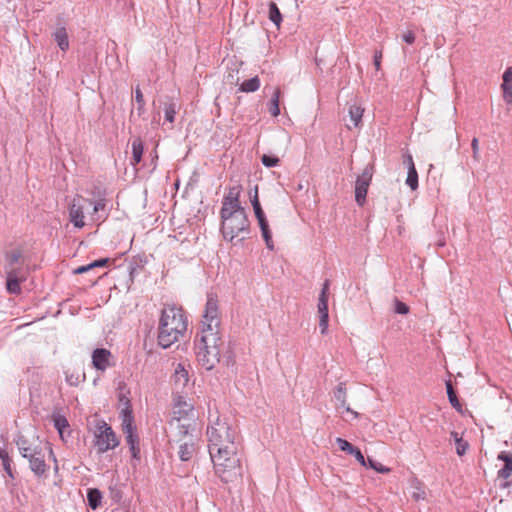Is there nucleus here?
<instances>
[{
	"instance_id": "nucleus-25",
	"label": "nucleus",
	"mask_w": 512,
	"mask_h": 512,
	"mask_svg": "<svg viewBox=\"0 0 512 512\" xmlns=\"http://www.w3.org/2000/svg\"><path fill=\"white\" fill-rule=\"evenodd\" d=\"M124 434L126 435V442L129 445L132 456L137 458L140 453V449L138 447L139 439L136 434V429L129 432H124Z\"/></svg>"
},
{
	"instance_id": "nucleus-15",
	"label": "nucleus",
	"mask_w": 512,
	"mask_h": 512,
	"mask_svg": "<svg viewBox=\"0 0 512 512\" xmlns=\"http://www.w3.org/2000/svg\"><path fill=\"white\" fill-rule=\"evenodd\" d=\"M52 421L61 440L66 441V437L70 436V431L68 430L70 425L67 418L59 413H54L52 415Z\"/></svg>"
},
{
	"instance_id": "nucleus-40",
	"label": "nucleus",
	"mask_w": 512,
	"mask_h": 512,
	"mask_svg": "<svg viewBox=\"0 0 512 512\" xmlns=\"http://www.w3.org/2000/svg\"><path fill=\"white\" fill-rule=\"evenodd\" d=\"M242 192V186L240 184L233 185L229 187L227 193L224 195V197H227L229 199L239 200L240 195Z\"/></svg>"
},
{
	"instance_id": "nucleus-27",
	"label": "nucleus",
	"mask_w": 512,
	"mask_h": 512,
	"mask_svg": "<svg viewBox=\"0 0 512 512\" xmlns=\"http://www.w3.org/2000/svg\"><path fill=\"white\" fill-rule=\"evenodd\" d=\"M260 88V79L255 76L248 80H245L241 85L239 90L242 92L250 93L255 92Z\"/></svg>"
},
{
	"instance_id": "nucleus-28",
	"label": "nucleus",
	"mask_w": 512,
	"mask_h": 512,
	"mask_svg": "<svg viewBox=\"0 0 512 512\" xmlns=\"http://www.w3.org/2000/svg\"><path fill=\"white\" fill-rule=\"evenodd\" d=\"M451 437L454 439L456 444V453L459 456H463L468 449L467 441H465L456 431L451 432Z\"/></svg>"
},
{
	"instance_id": "nucleus-35",
	"label": "nucleus",
	"mask_w": 512,
	"mask_h": 512,
	"mask_svg": "<svg viewBox=\"0 0 512 512\" xmlns=\"http://www.w3.org/2000/svg\"><path fill=\"white\" fill-rule=\"evenodd\" d=\"M406 184L411 188V190H416L418 188V173L415 167H410L408 170Z\"/></svg>"
},
{
	"instance_id": "nucleus-4",
	"label": "nucleus",
	"mask_w": 512,
	"mask_h": 512,
	"mask_svg": "<svg viewBox=\"0 0 512 512\" xmlns=\"http://www.w3.org/2000/svg\"><path fill=\"white\" fill-rule=\"evenodd\" d=\"M223 340L220 332L200 331L194 341L198 363L206 370H212L219 363Z\"/></svg>"
},
{
	"instance_id": "nucleus-54",
	"label": "nucleus",
	"mask_w": 512,
	"mask_h": 512,
	"mask_svg": "<svg viewBox=\"0 0 512 512\" xmlns=\"http://www.w3.org/2000/svg\"><path fill=\"white\" fill-rule=\"evenodd\" d=\"M109 262V259L108 258H102V259H98L92 263L89 264V267H91L92 269L93 268H96V267H104L107 265V263Z\"/></svg>"
},
{
	"instance_id": "nucleus-62",
	"label": "nucleus",
	"mask_w": 512,
	"mask_h": 512,
	"mask_svg": "<svg viewBox=\"0 0 512 512\" xmlns=\"http://www.w3.org/2000/svg\"><path fill=\"white\" fill-rule=\"evenodd\" d=\"M92 268L89 267V264L88 265H84V266H80L78 267L76 270H75V273L76 274H82V273H85L89 270H91Z\"/></svg>"
},
{
	"instance_id": "nucleus-58",
	"label": "nucleus",
	"mask_w": 512,
	"mask_h": 512,
	"mask_svg": "<svg viewBox=\"0 0 512 512\" xmlns=\"http://www.w3.org/2000/svg\"><path fill=\"white\" fill-rule=\"evenodd\" d=\"M382 53L381 51H376L374 55V65L377 70L380 69L381 66Z\"/></svg>"
},
{
	"instance_id": "nucleus-23",
	"label": "nucleus",
	"mask_w": 512,
	"mask_h": 512,
	"mask_svg": "<svg viewBox=\"0 0 512 512\" xmlns=\"http://www.w3.org/2000/svg\"><path fill=\"white\" fill-rule=\"evenodd\" d=\"M333 396L338 403L337 408L345 406L347 403V388L345 382L338 383L333 391Z\"/></svg>"
},
{
	"instance_id": "nucleus-11",
	"label": "nucleus",
	"mask_w": 512,
	"mask_h": 512,
	"mask_svg": "<svg viewBox=\"0 0 512 512\" xmlns=\"http://www.w3.org/2000/svg\"><path fill=\"white\" fill-rule=\"evenodd\" d=\"M111 352L104 348L95 349L92 353V363L94 368L105 371L111 365Z\"/></svg>"
},
{
	"instance_id": "nucleus-19",
	"label": "nucleus",
	"mask_w": 512,
	"mask_h": 512,
	"mask_svg": "<svg viewBox=\"0 0 512 512\" xmlns=\"http://www.w3.org/2000/svg\"><path fill=\"white\" fill-rule=\"evenodd\" d=\"M497 458L505 463L498 471V476L503 479L509 478L512 475V454L502 451L498 454Z\"/></svg>"
},
{
	"instance_id": "nucleus-29",
	"label": "nucleus",
	"mask_w": 512,
	"mask_h": 512,
	"mask_svg": "<svg viewBox=\"0 0 512 512\" xmlns=\"http://www.w3.org/2000/svg\"><path fill=\"white\" fill-rule=\"evenodd\" d=\"M279 99L280 89L276 88L269 103V112L274 117H277L280 114Z\"/></svg>"
},
{
	"instance_id": "nucleus-46",
	"label": "nucleus",
	"mask_w": 512,
	"mask_h": 512,
	"mask_svg": "<svg viewBox=\"0 0 512 512\" xmlns=\"http://www.w3.org/2000/svg\"><path fill=\"white\" fill-rule=\"evenodd\" d=\"M318 313L320 316L329 315L328 313V298L319 297L318 299Z\"/></svg>"
},
{
	"instance_id": "nucleus-26",
	"label": "nucleus",
	"mask_w": 512,
	"mask_h": 512,
	"mask_svg": "<svg viewBox=\"0 0 512 512\" xmlns=\"http://www.w3.org/2000/svg\"><path fill=\"white\" fill-rule=\"evenodd\" d=\"M363 113L364 108L357 103H354L349 107V117L353 123V127L359 126L363 117Z\"/></svg>"
},
{
	"instance_id": "nucleus-17",
	"label": "nucleus",
	"mask_w": 512,
	"mask_h": 512,
	"mask_svg": "<svg viewBox=\"0 0 512 512\" xmlns=\"http://www.w3.org/2000/svg\"><path fill=\"white\" fill-rule=\"evenodd\" d=\"M5 268H14L15 266L24 265V257L20 249H13L5 253Z\"/></svg>"
},
{
	"instance_id": "nucleus-50",
	"label": "nucleus",
	"mask_w": 512,
	"mask_h": 512,
	"mask_svg": "<svg viewBox=\"0 0 512 512\" xmlns=\"http://www.w3.org/2000/svg\"><path fill=\"white\" fill-rule=\"evenodd\" d=\"M329 315L320 316L319 328L321 334H326L328 330Z\"/></svg>"
},
{
	"instance_id": "nucleus-7",
	"label": "nucleus",
	"mask_w": 512,
	"mask_h": 512,
	"mask_svg": "<svg viewBox=\"0 0 512 512\" xmlns=\"http://www.w3.org/2000/svg\"><path fill=\"white\" fill-rule=\"evenodd\" d=\"M92 434L93 444L99 454L115 449L120 443L112 427L104 420L95 421Z\"/></svg>"
},
{
	"instance_id": "nucleus-59",
	"label": "nucleus",
	"mask_w": 512,
	"mask_h": 512,
	"mask_svg": "<svg viewBox=\"0 0 512 512\" xmlns=\"http://www.w3.org/2000/svg\"><path fill=\"white\" fill-rule=\"evenodd\" d=\"M329 281L326 280L324 283H323V287H322V290H321V293L319 295V297H323L324 298H328V292H329Z\"/></svg>"
},
{
	"instance_id": "nucleus-43",
	"label": "nucleus",
	"mask_w": 512,
	"mask_h": 512,
	"mask_svg": "<svg viewBox=\"0 0 512 512\" xmlns=\"http://www.w3.org/2000/svg\"><path fill=\"white\" fill-rule=\"evenodd\" d=\"M336 443L339 449L347 454H351L356 448L350 442L340 437L336 438Z\"/></svg>"
},
{
	"instance_id": "nucleus-44",
	"label": "nucleus",
	"mask_w": 512,
	"mask_h": 512,
	"mask_svg": "<svg viewBox=\"0 0 512 512\" xmlns=\"http://www.w3.org/2000/svg\"><path fill=\"white\" fill-rule=\"evenodd\" d=\"M367 465L369 466V468H371L379 473H382V474H386V473L390 472L389 467H386V466L382 465L381 463L374 461L372 459H368Z\"/></svg>"
},
{
	"instance_id": "nucleus-56",
	"label": "nucleus",
	"mask_w": 512,
	"mask_h": 512,
	"mask_svg": "<svg viewBox=\"0 0 512 512\" xmlns=\"http://www.w3.org/2000/svg\"><path fill=\"white\" fill-rule=\"evenodd\" d=\"M402 38L406 43L412 44L415 41V34L412 31H407L403 34Z\"/></svg>"
},
{
	"instance_id": "nucleus-34",
	"label": "nucleus",
	"mask_w": 512,
	"mask_h": 512,
	"mask_svg": "<svg viewBox=\"0 0 512 512\" xmlns=\"http://www.w3.org/2000/svg\"><path fill=\"white\" fill-rule=\"evenodd\" d=\"M269 19L277 26H280L282 16L276 3L271 2L269 4Z\"/></svg>"
},
{
	"instance_id": "nucleus-38",
	"label": "nucleus",
	"mask_w": 512,
	"mask_h": 512,
	"mask_svg": "<svg viewBox=\"0 0 512 512\" xmlns=\"http://www.w3.org/2000/svg\"><path fill=\"white\" fill-rule=\"evenodd\" d=\"M21 283H22V281L12 279V278H7L6 288H7L8 292L11 294H20L21 293V286H20Z\"/></svg>"
},
{
	"instance_id": "nucleus-61",
	"label": "nucleus",
	"mask_w": 512,
	"mask_h": 512,
	"mask_svg": "<svg viewBox=\"0 0 512 512\" xmlns=\"http://www.w3.org/2000/svg\"><path fill=\"white\" fill-rule=\"evenodd\" d=\"M342 408H343L347 413L351 414V415H352V417H353L354 419H356V418H358V417H359V413H358V412H356V411H354L353 409H351V408H350V406H349V405H347V403H346V404H345V406H344V407H342Z\"/></svg>"
},
{
	"instance_id": "nucleus-2",
	"label": "nucleus",
	"mask_w": 512,
	"mask_h": 512,
	"mask_svg": "<svg viewBox=\"0 0 512 512\" xmlns=\"http://www.w3.org/2000/svg\"><path fill=\"white\" fill-rule=\"evenodd\" d=\"M187 326V317L182 308L175 305L165 306L159 321V345L163 348H169L184 335Z\"/></svg>"
},
{
	"instance_id": "nucleus-18",
	"label": "nucleus",
	"mask_w": 512,
	"mask_h": 512,
	"mask_svg": "<svg viewBox=\"0 0 512 512\" xmlns=\"http://www.w3.org/2000/svg\"><path fill=\"white\" fill-rule=\"evenodd\" d=\"M244 208L241 206L240 200L229 199L223 197L222 207L220 210L221 215H229L236 212H244Z\"/></svg>"
},
{
	"instance_id": "nucleus-48",
	"label": "nucleus",
	"mask_w": 512,
	"mask_h": 512,
	"mask_svg": "<svg viewBox=\"0 0 512 512\" xmlns=\"http://www.w3.org/2000/svg\"><path fill=\"white\" fill-rule=\"evenodd\" d=\"M394 311L397 314L405 315V314L409 313V307L404 302H401L398 299H395Z\"/></svg>"
},
{
	"instance_id": "nucleus-16",
	"label": "nucleus",
	"mask_w": 512,
	"mask_h": 512,
	"mask_svg": "<svg viewBox=\"0 0 512 512\" xmlns=\"http://www.w3.org/2000/svg\"><path fill=\"white\" fill-rule=\"evenodd\" d=\"M173 381L177 389H182L188 384L189 374L183 364H177L173 374Z\"/></svg>"
},
{
	"instance_id": "nucleus-47",
	"label": "nucleus",
	"mask_w": 512,
	"mask_h": 512,
	"mask_svg": "<svg viewBox=\"0 0 512 512\" xmlns=\"http://www.w3.org/2000/svg\"><path fill=\"white\" fill-rule=\"evenodd\" d=\"M261 162L264 166L271 168L277 166L279 163V159L275 156L263 155L261 158Z\"/></svg>"
},
{
	"instance_id": "nucleus-14",
	"label": "nucleus",
	"mask_w": 512,
	"mask_h": 512,
	"mask_svg": "<svg viewBox=\"0 0 512 512\" xmlns=\"http://www.w3.org/2000/svg\"><path fill=\"white\" fill-rule=\"evenodd\" d=\"M16 444L21 456L27 460L41 449L40 446L30 443L29 440L23 435L18 437Z\"/></svg>"
},
{
	"instance_id": "nucleus-5",
	"label": "nucleus",
	"mask_w": 512,
	"mask_h": 512,
	"mask_svg": "<svg viewBox=\"0 0 512 512\" xmlns=\"http://www.w3.org/2000/svg\"><path fill=\"white\" fill-rule=\"evenodd\" d=\"M87 204L93 206V212L89 216V221L99 223L106 218L105 215L102 216L99 214L106 209V200L104 198L93 202L82 196H76L72 199L68 207L69 220L75 228L81 229L87 224L84 213Z\"/></svg>"
},
{
	"instance_id": "nucleus-32",
	"label": "nucleus",
	"mask_w": 512,
	"mask_h": 512,
	"mask_svg": "<svg viewBox=\"0 0 512 512\" xmlns=\"http://www.w3.org/2000/svg\"><path fill=\"white\" fill-rule=\"evenodd\" d=\"M446 390L450 404L452 405L453 408L460 411L462 406L455 394L451 381L446 382Z\"/></svg>"
},
{
	"instance_id": "nucleus-9",
	"label": "nucleus",
	"mask_w": 512,
	"mask_h": 512,
	"mask_svg": "<svg viewBox=\"0 0 512 512\" xmlns=\"http://www.w3.org/2000/svg\"><path fill=\"white\" fill-rule=\"evenodd\" d=\"M372 179L371 168L366 167L362 174L358 176L355 183V200L358 205L362 206L366 201L368 187Z\"/></svg>"
},
{
	"instance_id": "nucleus-22",
	"label": "nucleus",
	"mask_w": 512,
	"mask_h": 512,
	"mask_svg": "<svg viewBox=\"0 0 512 512\" xmlns=\"http://www.w3.org/2000/svg\"><path fill=\"white\" fill-rule=\"evenodd\" d=\"M131 148H132V161H131V164L133 166H135L142 159V155H143V151H144V146H143L142 140L140 138H135L132 141Z\"/></svg>"
},
{
	"instance_id": "nucleus-57",
	"label": "nucleus",
	"mask_w": 512,
	"mask_h": 512,
	"mask_svg": "<svg viewBox=\"0 0 512 512\" xmlns=\"http://www.w3.org/2000/svg\"><path fill=\"white\" fill-rule=\"evenodd\" d=\"M404 164L407 165V169L410 170V167H415L413 157L411 154L407 153L404 155Z\"/></svg>"
},
{
	"instance_id": "nucleus-8",
	"label": "nucleus",
	"mask_w": 512,
	"mask_h": 512,
	"mask_svg": "<svg viewBox=\"0 0 512 512\" xmlns=\"http://www.w3.org/2000/svg\"><path fill=\"white\" fill-rule=\"evenodd\" d=\"M221 312L216 295H207V301L203 311L200 331L220 332Z\"/></svg>"
},
{
	"instance_id": "nucleus-52",
	"label": "nucleus",
	"mask_w": 512,
	"mask_h": 512,
	"mask_svg": "<svg viewBox=\"0 0 512 512\" xmlns=\"http://www.w3.org/2000/svg\"><path fill=\"white\" fill-rule=\"evenodd\" d=\"M471 148L473 151V158L475 161H479V142L477 138H473L471 141Z\"/></svg>"
},
{
	"instance_id": "nucleus-20",
	"label": "nucleus",
	"mask_w": 512,
	"mask_h": 512,
	"mask_svg": "<svg viewBox=\"0 0 512 512\" xmlns=\"http://www.w3.org/2000/svg\"><path fill=\"white\" fill-rule=\"evenodd\" d=\"M195 452V446L192 437H189L187 441H184L179 446L178 455L182 461H188L192 458Z\"/></svg>"
},
{
	"instance_id": "nucleus-33",
	"label": "nucleus",
	"mask_w": 512,
	"mask_h": 512,
	"mask_svg": "<svg viewBox=\"0 0 512 512\" xmlns=\"http://www.w3.org/2000/svg\"><path fill=\"white\" fill-rule=\"evenodd\" d=\"M0 459L2 461L3 468L10 478H14L11 463L12 460L8 455V452L4 449H0Z\"/></svg>"
},
{
	"instance_id": "nucleus-12",
	"label": "nucleus",
	"mask_w": 512,
	"mask_h": 512,
	"mask_svg": "<svg viewBox=\"0 0 512 512\" xmlns=\"http://www.w3.org/2000/svg\"><path fill=\"white\" fill-rule=\"evenodd\" d=\"M121 401H123V408L120 411L122 430L123 432L135 430L136 428L134 426V416L132 413L130 401L124 398H121Z\"/></svg>"
},
{
	"instance_id": "nucleus-55",
	"label": "nucleus",
	"mask_w": 512,
	"mask_h": 512,
	"mask_svg": "<svg viewBox=\"0 0 512 512\" xmlns=\"http://www.w3.org/2000/svg\"><path fill=\"white\" fill-rule=\"evenodd\" d=\"M66 381H67L70 385H72V386H76V385H78V384L80 383V381H81V380H80L79 375H77L76 377H74V375H73V374L68 375V374L66 373Z\"/></svg>"
},
{
	"instance_id": "nucleus-3",
	"label": "nucleus",
	"mask_w": 512,
	"mask_h": 512,
	"mask_svg": "<svg viewBox=\"0 0 512 512\" xmlns=\"http://www.w3.org/2000/svg\"><path fill=\"white\" fill-rule=\"evenodd\" d=\"M239 450L240 448H232L209 452L215 475L223 483H234L242 477Z\"/></svg>"
},
{
	"instance_id": "nucleus-45",
	"label": "nucleus",
	"mask_w": 512,
	"mask_h": 512,
	"mask_svg": "<svg viewBox=\"0 0 512 512\" xmlns=\"http://www.w3.org/2000/svg\"><path fill=\"white\" fill-rule=\"evenodd\" d=\"M135 101L136 103L138 104V114L141 115L144 113V106H145V101H144V96L142 94V91L140 90L139 87L136 88L135 90Z\"/></svg>"
},
{
	"instance_id": "nucleus-6",
	"label": "nucleus",
	"mask_w": 512,
	"mask_h": 512,
	"mask_svg": "<svg viewBox=\"0 0 512 512\" xmlns=\"http://www.w3.org/2000/svg\"><path fill=\"white\" fill-rule=\"evenodd\" d=\"M221 232L226 241L238 243L245 240L250 233V222L246 212L221 215Z\"/></svg>"
},
{
	"instance_id": "nucleus-13",
	"label": "nucleus",
	"mask_w": 512,
	"mask_h": 512,
	"mask_svg": "<svg viewBox=\"0 0 512 512\" xmlns=\"http://www.w3.org/2000/svg\"><path fill=\"white\" fill-rule=\"evenodd\" d=\"M29 466L32 472L40 477L43 476L46 471L48 470V466L45 462L44 453L42 448L37 451L33 456H31L29 459Z\"/></svg>"
},
{
	"instance_id": "nucleus-1",
	"label": "nucleus",
	"mask_w": 512,
	"mask_h": 512,
	"mask_svg": "<svg viewBox=\"0 0 512 512\" xmlns=\"http://www.w3.org/2000/svg\"><path fill=\"white\" fill-rule=\"evenodd\" d=\"M208 451L240 448V436L227 418L221 417L218 411L209 412V424L206 431Z\"/></svg>"
},
{
	"instance_id": "nucleus-36",
	"label": "nucleus",
	"mask_w": 512,
	"mask_h": 512,
	"mask_svg": "<svg viewBox=\"0 0 512 512\" xmlns=\"http://www.w3.org/2000/svg\"><path fill=\"white\" fill-rule=\"evenodd\" d=\"M177 113V105L174 102H170L165 104L164 107V115L166 121L173 123L175 120V115Z\"/></svg>"
},
{
	"instance_id": "nucleus-51",
	"label": "nucleus",
	"mask_w": 512,
	"mask_h": 512,
	"mask_svg": "<svg viewBox=\"0 0 512 512\" xmlns=\"http://www.w3.org/2000/svg\"><path fill=\"white\" fill-rule=\"evenodd\" d=\"M355 457V459L362 465L367 466V462L362 454V452L356 447L354 451L350 454Z\"/></svg>"
},
{
	"instance_id": "nucleus-37",
	"label": "nucleus",
	"mask_w": 512,
	"mask_h": 512,
	"mask_svg": "<svg viewBox=\"0 0 512 512\" xmlns=\"http://www.w3.org/2000/svg\"><path fill=\"white\" fill-rule=\"evenodd\" d=\"M412 488H413V491L411 493V496L414 500L416 501H420V500H424L425 497H426V492L425 490L420 486V483L415 481L413 482L412 484Z\"/></svg>"
},
{
	"instance_id": "nucleus-31",
	"label": "nucleus",
	"mask_w": 512,
	"mask_h": 512,
	"mask_svg": "<svg viewBox=\"0 0 512 512\" xmlns=\"http://www.w3.org/2000/svg\"><path fill=\"white\" fill-rule=\"evenodd\" d=\"M176 426V429L178 431L179 436L188 437L190 431L192 430L194 426V421L191 419H188L186 423H181V421L178 422H172V425Z\"/></svg>"
},
{
	"instance_id": "nucleus-39",
	"label": "nucleus",
	"mask_w": 512,
	"mask_h": 512,
	"mask_svg": "<svg viewBox=\"0 0 512 512\" xmlns=\"http://www.w3.org/2000/svg\"><path fill=\"white\" fill-rule=\"evenodd\" d=\"M502 79L501 89H512V66L504 71Z\"/></svg>"
},
{
	"instance_id": "nucleus-49",
	"label": "nucleus",
	"mask_w": 512,
	"mask_h": 512,
	"mask_svg": "<svg viewBox=\"0 0 512 512\" xmlns=\"http://www.w3.org/2000/svg\"><path fill=\"white\" fill-rule=\"evenodd\" d=\"M261 233H262V236H263V238L265 240L267 248L270 249V250H273L274 249V243H273V240H272V235H271L270 228H267L265 230H261Z\"/></svg>"
},
{
	"instance_id": "nucleus-30",
	"label": "nucleus",
	"mask_w": 512,
	"mask_h": 512,
	"mask_svg": "<svg viewBox=\"0 0 512 512\" xmlns=\"http://www.w3.org/2000/svg\"><path fill=\"white\" fill-rule=\"evenodd\" d=\"M102 495L98 489H90L87 494V501L92 509H96L101 504Z\"/></svg>"
},
{
	"instance_id": "nucleus-53",
	"label": "nucleus",
	"mask_w": 512,
	"mask_h": 512,
	"mask_svg": "<svg viewBox=\"0 0 512 512\" xmlns=\"http://www.w3.org/2000/svg\"><path fill=\"white\" fill-rule=\"evenodd\" d=\"M503 100L506 104L512 105V89H502Z\"/></svg>"
},
{
	"instance_id": "nucleus-10",
	"label": "nucleus",
	"mask_w": 512,
	"mask_h": 512,
	"mask_svg": "<svg viewBox=\"0 0 512 512\" xmlns=\"http://www.w3.org/2000/svg\"><path fill=\"white\" fill-rule=\"evenodd\" d=\"M194 412L193 406L185 401L182 397H178L173 405V420L172 422L193 420Z\"/></svg>"
},
{
	"instance_id": "nucleus-24",
	"label": "nucleus",
	"mask_w": 512,
	"mask_h": 512,
	"mask_svg": "<svg viewBox=\"0 0 512 512\" xmlns=\"http://www.w3.org/2000/svg\"><path fill=\"white\" fill-rule=\"evenodd\" d=\"M53 36L62 51H66L69 48L68 34L64 27L57 28Z\"/></svg>"
},
{
	"instance_id": "nucleus-41",
	"label": "nucleus",
	"mask_w": 512,
	"mask_h": 512,
	"mask_svg": "<svg viewBox=\"0 0 512 512\" xmlns=\"http://www.w3.org/2000/svg\"><path fill=\"white\" fill-rule=\"evenodd\" d=\"M251 203H252V206H253L256 218H260L262 216H265V214H264V212H263V210L261 208L259 199H258L257 188H255V194H254V196L251 199Z\"/></svg>"
},
{
	"instance_id": "nucleus-60",
	"label": "nucleus",
	"mask_w": 512,
	"mask_h": 512,
	"mask_svg": "<svg viewBox=\"0 0 512 512\" xmlns=\"http://www.w3.org/2000/svg\"><path fill=\"white\" fill-rule=\"evenodd\" d=\"M257 221H258V224H259L261 230H265V229L269 228L268 221L265 216L257 218Z\"/></svg>"
},
{
	"instance_id": "nucleus-42",
	"label": "nucleus",
	"mask_w": 512,
	"mask_h": 512,
	"mask_svg": "<svg viewBox=\"0 0 512 512\" xmlns=\"http://www.w3.org/2000/svg\"><path fill=\"white\" fill-rule=\"evenodd\" d=\"M251 203H252V206H253L256 218H260L262 216H265V214H264V212H263V210L261 208L259 199H258L257 188H255V194H254V196L251 199Z\"/></svg>"
},
{
	"instance_id": "nucleus-63",
	"label": "nucleus",
	"mask_w": 512,
	"mask_h": 512,
	"mask_svg": "<svg viewBox=\"0 0 512 512\" xmlns=\"http://www.w3.org/2000/svg\"><path fill=\"white\" fill-rule=\"evenodd\" d=\"M49 454H50V456L52 457V459H53V461L55 463V470H57L58 469L57 459H56V457H55V455L53 453V450H52V448L50 446H49Z\"/></svg>"
},
{
	"instance_id": "nucleus-21",
	"label": "nucleus",
	"mask_w": 512,
	"mask_h": 512,
	"mask_svg": "<svg viewBox=\"0 0 512 512\" xmlns=\"http://www.w3.org/2000/svg\"><path fill=\"white\" fill-rule=\"evenodd\" d=\"M6 278H12L24 282L27 279L28 269L24 265L14 268H5Z\"/></svg>"
}]
</instances>
